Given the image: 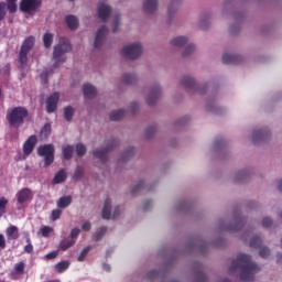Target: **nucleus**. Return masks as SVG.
<instances>
[{
    "label": "nucleus",
    "instance_id": "obj_29",
    "mask_svg": "<svg viewBox=\"0 0 282 282\" xmlns=\"http://www.w3.org/2000/svg\"><path fill=\"white\" fill-rule=\"evenodd\" d=\"M72 204V196H63L57 200L58 208H67Z\"/></svg>",
    "mask_w": 282,
    "mask_h": 282
},
{
    "label": "nucleus",
    "instance_id": "obj_30",
    "mask_svg": "<svg viewBox=\"0 0 282 282\" xmlns=\"http://www.w3.org/2000/svg\"><path fill=\"white\" fill-rule=\"evenodd\" d=\"M50 133H52V126L50 123H45L44 127L41 129L40 138H42V140H45L50 137Z\"/></svg>",
    "mask_w": 282,
    "mask_h": 282
},
{
    "label": "nucleus",
    "instance_id": "obj_7",
    "mask_svg": "<svg viewBox=\"0 0 282 282\" xmlns=\"http://www.w3.org/2000/svg\"><path fill=\"white\" fill-rule=\"evenodd\" d=\"M121 55H123L124 58H129L130 61H135V58H140V56H142V44L133 43L124 46L121 50Z\"/></svg>",
    "mask_w": 282,
    "mask_h": 282
},
{
    "label": "nucleus",
    "instance_id": "obj_39",
    "mask_svg": "<svg viewBox=\"0 0 282 282\" xmlns=\"http://www.w3.org/2000/svg\"><path fill=\"white\" fill-rule=\"evenodd\" d=\"M90 250H91V246H87L86 248H84L83 251L80 252V254L78 256L77 260L85 261V259L89 254Z\"/></svg>",
    "mask_w": 282,
    "mask_h": 282
},
{
    "label": "nucleus",
    "instance_id": "obj_22",
    "mask_svg": "<svg viewBox=\"0 0 282 282\" xmlns=\"http://www.w3.org/2000/svg\"><path fill=\"white\" fill-rule=\"evenodd\" d=\"M65 21L69 30H78V18H76L75 15H67L65 18Z\"/></svg>",
    "mask_w": 282,
    "mask_h": 282
},
{
    "label": "nucleus",
    "instance_id": "obj_4",
    "mask_svg": "<svg viewBox=\"0 0 282 282\" xmlns=\"http://www.w3.org/2000/svg\"><path fill=\"white\" fill-rule=\"evenodd\" d=\"M35 41L36 40L32 35H30L23 41L18 55V63L20 69H25V67H28V54L32 52V47H34Z\"/></svg>",
    "mask_w": 282,
    "mask_h": 282
},
{
    "label": "nucleus",
    "instance_id": "obj_8",
    "mask_svg": "<svg viewBox=\"0 0 282 282\" xmlns=\"http://www.w3.org/2000/svg\"><path fill=\"white\" fill-rule=\"evenodd\" d=\"M101 216L102 219H117V217H120V207H115L113 213L111 214V199L107 198L104 204Z\"/></svg>",
    "mask_w": 282,
    "mask_h": 282
},
{
    "label": "nucleus",
    "instance_id": "obj_13",
    "mask_svg": "<svg viewBox=\"0 0 282 282\" xmlns=\"http://www.w3.org/2000/svg\"><path fill=\"white\" fill-rule=\"evenodd\" d=\"M116 144H118V141L112 140L106 149L94 151L93 155H95L101 162H107V153H109V151H113V147H116Z\"/></svg>",
    "mask_w": 282,
    "mask_h": 282
},
{
    "label": "nucleus",
    "instance_id": "obj_44",
    "mask_svg": "<svg viewBox=\"0 0 282 282\" xmlns=\"http://www.w3.org/2000/svg\"><path fill=\"white\" fill-rule=\"evenodd\" d=\"M7 9L9 10L10 14H14L17 12V1L7 2Z\"/></svg>",
    "mask_w": 282,
    "mask_h": 282
},
{
    "label": "nucleus",
    "instance_id": "obj_6",
    "mask_svg": "<svg viewBox=\"0 0 282 282\" xmlns=\"http://www.w3.org/2000/svg\"><path fill=\"white\" fill-rule=\"evenodd\" d=\"M54 144H44L37 148V155L44 158V166H52L54 164Z\"/></svg>",
    "mask_w": 282,
    "mask_h": 282
},
{
    "label": "nucleus",
    "instance_id": "obj_1",
    "mask_svg": "<svg viewBox=\"0 0 282 282\" xmlns=\"http://www.w3.org/2000/svg\"><path fill=\"white\" fill-rule=\"evenodd\" d=\"M240 271L241 281L252 282L254 281V275L261 268L252 261V257L246 253H239L236 260H232L229 268V272Z\"/></svg>",
    "mask_w": 282,
    "mask_h": 282
},
{
    "label": "nucleus",
    "instance_id": "obj_27",
    "mask_svg": "<svg viewBox=\"0 0 282 282\" xmlns=\"http://www.w3.org/2000/svg\"><path fill=\"white\" fill-rule=\"evenodd\" d=\"M74 243H76V240L69 238V239H64L59 242V250H69V248H72V246H74Z\"/></svg>",
    "mask_w": 282,
    "mask_h": 282
},
{
    "label": "nucleus",
    "instance_id": "obj_57",
    "mask_svg": "<svg viewBox=\"0 0 282 282\" xmlns=\"http://www.w3.org/2000/svg\"><path fill=\"white\" fill-rule=\"evenodd\" d=\"M58 257V251H52L46 254V259H56Z\"/></svg>",
    "mask_w": 282,
    "mask_h": 282
},
{
    "label": "nucleus",
    "instance_id": "obj_14",
    "mask_svg": "<svg viewBox=\"0 0 282 282\" xmlns=\"http://www.w3.org/2000/svg\"><path fill=\"white\" fill-rule=\"evenodd\" d=\"M109 34V29L106 25L101 26L95 36L94 47L97 50L102 47V43H105V37Z\"/></svg>",
    "mask_w": 282,
    "mask_h": 282
},
{
    "label": "nucleus",
    "instance_id": "obj_33",
    "mask_svg": "<svg viewBox=\"0 0 282 282\" xmlns=\"http://www.w3.org/2000/svg\"><path fill=\"white\" fill-rule=\"evenodd\" d=\"M63 155H64V160H72L74 155V148L72 145H67L63 148Z\"/></svg>",
    "mask_w": 282,
    "mask_h": 282
},
{
    "label": "nucleus",
    "instance_id": "obj_37",
    "mask_svg": "<svg viewBox=\"0 0 282 282\" xmlns=\"http://www.w3.org/2000/svg\"><path fill=\"white\" fill-rule=\"evenodd\" d=\"M155 131H158V128L155 126H149L145 129V138L149 140L155 135Z\"/></svg>",
    "mask_w": 282,
    "mask_h": 282
},
{
    "label": "nucleus",
    "instance_id": "obj_10",
    "mask_svg": "<svg viewBox=\"0 0 282 282\" xmlns=\"http://www.w3.org/2000/svg\"><path fill=\"white\" fill-rule=\"evenodd\" d=\"M15 197L18 204L23 205L34 199V193L32 192V189L24 187L17 193Z\"/></svg>",
    "mask_w": 282,
    "mask_h": 282
},
{
    "label": "nucleus",
    "instance_id": "obj_46",
    "mask_svg": "<svg viewBox=\"0 0 282 282\" xmlns=\"http://www.w3.org/2000/svg\"><path fill=\"white\" fill-rule=\"evenodd\" d=\"M63 212L61 209H54L51 214V221H56L57 219H61V215Z\"/></svg>",
    "mask_w": 282,
    "mask_h": 282
},
{
    "label": "nucleus",
    "instance_id": "obj_55",
    "mask_svg": "<svg viewBox=\"0 0 282 282\" xmlns=\"http://www.w3.org/2000/svg\"><path fill=\"white\" fill-rule=\"evenodd\" d=\"M0 249L6 250V236L3 234H0Z\"/></svg>",
    "mask_w": 282,
    "mask_h": 282
},
{
    "label": "nucleus",
    "instance_id": "obj_31",
    "mask_svg": "<svg viewBox=\"0 0 282 282\" xmlns=\"http://www.w3.org/2000/svg\"><path fill=\"white\" fill-rule=\"evenodd\" d=\"M75 110L72 106H68L64 108V118L67 120V122H72V119L74 118Z\"/></svg>",
    "mask_w": 282,
    "mask_h": 282
},
{
    "label": "nucleus",
    "instance_id": "obj_40",
    "mask_svg": "<svg viewBox=\"0 0 282 282\" xmlns=\"http://www.w3.org/2000/svg\"><path fill=\"white\" fill-rule=\"evenodd\" d=\"M76 153H77L78 158H83V155H85L87 153V148H85V145H83V143H78L76 145Z\"/></svg>",
    "mask_w": 282,
    "mask_h": 282
},
{
    "label": "nucleus",
    "instance_id": "obj_47",
    "mask_svg": "<svg viewBox=\"0 0 282 282\" xmlns=\"http://www.w3.org/2000/svg\"><path fill=\"white\" fill-rule=\"evenodd\" d=\"M54 228L50 226H44L41 228L42 237H50V232H53Z\"/></svg>",
    "mask_w": 282,
    "mask_h": 282
},
{
    "label": "nucleus",
    "instance_id": "obj_41",
    "mask_svg": "<svg viewBox=\"0 0 282 282\" xmlns=\"http://www.w3.org/2000/svg\"><path fill=\"white\" fill-rule=\"evenodd\" d=\"M8 206V200L6 197L0 198V217L6 215V207Z\"/></svg>",
    "mask_w": 282,
    "mask_h": 282
},
{
    "label": "nucleus",
    "instance_id": "obj_45",
    "mask_svg": "<svg viewBox=\"0 0 282 282\" xmlns=\"http://www.w3.org/2000/svg\"><path fill=\"white\" fill-rule=\"evenodd\" d=\"M142 188H144V182H143V181H140L137 185H134V186L131 188L132 195H135V193H139L140 191H142Z\"/></svg>",
    "mask_w": 282,
    "mask_h": 282
},
{
    "label": "nucleus",
    "instance_id": "obj_34",
    "mask_svg": "<svg viewBox=\"0 0 282 282\" xmlns=\"http://www.w3.org/2000/svg\"><path fill=\"white\" fill-rule=\"evenodd\" d=\"M69 268V261H62V262H58L56 265H55V270L59 273V274H63V272H65V270H67Z\"/></svg>",
    "mask_w": 282,
    "mask_h": 282
},
{
    "label": "nucleus",
    "instance_id": "obj_61",
    "mask_svg": "<svg viewBox=\"0 0 282 282\" xmlns=\"http://www.w3.org/2000/svg\"><path fill=\"white\" fill-rule=\"evenodd\" d=\"M204 23H206V21H202V22H200V28H202V30H206V26L204 25Z\"/></svg>",
    "mask_w": 282,
    "mask_h": 282
},
{
    "label": "nucleus",
    "instance_id": "obj_21",
    "mask_svg": "<svg viewBox=\"0 0 282 282\" xmlns=\"http://www.w3.org/2000/svg\"><path fill=\"white\" fill-rule=\"evenodd\" d=\"M270 135V132L265 129L253 131V142L257 144L259 140H265Z\"/></svg>",
    "mask_w": 282,
    "mask_h": 282
},
{
    "label": "nucleus",
    "instance_id": "obj_63",
    "mask_svg": "<svg viewBox=\"0 0 282 282\" xmlns=\"http://www.w3.org/2000/svg\"><path fill=\"white\" fill-rule=\"evenodd\" d=\"M104 269L107 270V271H109V265L104 264Z\"/></svg>",
    "mask_w": 282,
    "mask_h": 282
},
{
    "label": "nucleus",
    "instance_id": "obj_2",
    "mask_svg": "<svg viewBox=\"0 0 282 282\" xmlns=\"http://www.w3.org/2000/svg\"><path fill=\"white\" fill-rule=\"evenodd\" d=\"M29 116L30 111L28 110V108L23 106H17L7 110L6 120L9 127L19 129V127H23V124H25V118H28Z\"/></svg>",
    "mask_w": 282,
    "mask_h": 282
},
{
    "label": "nucleus",
    "instance_id": "obj_38",
    "mask_svg": "<svg viewBox=\"0 0 282 282\" xmlns=\"http://www.w3.org/2000/svg\"><path fill=\"white\" fill-rule=\"evenodd\" d=\"M123 83L124 85H133V83H135V75L133 74L123 75Z\"/></svg>",
    "mask_w": 282,
    "mask_h": 282
},
{
    "label": "nucleus",
    "instance_id": "obj_3",
    "mask_svg": "<svg viewBox=\"0 0 282 282\" xmlns=\"http://www.w3.org/2000/svg\"><path fill=\"white\" fill-rule=\"evenodd\" d=\"M67 52H72V44L67 37H61L58 44L54 46L53 58L55 63L53 64V67H58L61 63H65V57L63 56H65Z\"/></svg>",
    "mask_w": 282,
    "mask_h": 282
},
{
    "label": "nucleus",
    "instance_id": "obj_25",
    "mask_svg": "<svg viewBox=\"0 0 282 282\" xmlns=\"http://www.w3.org/2000/svg\"><path fill=\"white\" fill-rule=\"evenodd\" d=\"M67 180V172L65 170H61L58 173L55 174L53 178V184H63Z\"/></svg>",
    "mask_w": 282,
    "mask_h": 282
},
{
    "label": "nucleus",
    "instance_id": "obj_64",
    "mask_svg": "<svg viewBox=\"0 0 282 282\" xmlns=\"http://www.w3.org/2000/svg\"><path fill=\"white\" fill-rule=\"evenodd\" d=\"M169 14H171V9L167 10Z\"/></svg>",
    "mask_w": 282,
    "mask_h": 282
},
{
    "label": "nucleus",
    "instance_id": "obj_20",
    "mask_svg": "<svg viewBox=\"0 0 282 282\" xmlns=\"http://www.w3.org/2000/svg\"><path fill=\"white\" fill-rule=\"evenodd\" d=\"M83 93L85 98H96V87H94L91 84H85L83 86Z\"/></svg>",
    "mask_w": 282,
    "mask_h": 282
},
{
    "label": "nucleus",
    "instance_id": "obj_48",
    "mask_svg": "<svg viewBox=\"0 0 282 282\" xmlns=\"http://www.w3.org/2000/svg\"><path fill=\"white\" fill-rule=\"evenodd\" d=\"M194 52H195V45L188 44L183 52V56H191V54Z\"/></svg>",
    "mask_w": 282,
    "mask_h": 282
},
{
    "label": "nucleus",
    "instance_id": "obj_28",
    "mask_svg": "<svg viewBox=\"0 0 282 282\" xmlns=\"http://www.w3.org/2000/svg\"><path fill=\"white\" fill-rule=\"evenodd\" d=\"M196 279L194 282H208V278L206 276V273H204V270L202 267H199L196 271Z\"/></svg>",
    "mask_w": 282,
    "mask_h": 282
},
{
    "label": "nucleus",
    "instance_id": "obj_60",
    "mask_svg": "<svg viewBox=\"0 0 282 282\" xmlns=\"http://www.w3.org/2000/svg\"><path fill=\"white\" fill-rule=\"evenodd\" d=\"M137 109H138V105L135 102L131 104V111H132V113H135Z\"/></svg>",
    "mask_w": 282,
    "mask_h": 282
},
{
    "label": "nucleus",
    "instance_id": "obj_23",
    "mask_svg": "<svg viewBox=\"0 0 282 282\" xmlns=\"http://www.w3.org/2000/svg\"><path fill=\"white\" fill-rule=\"evenodd\" d=\"M182 85L185 89H197V84H195V79L189 76H185L182 79Z\"/></svg>",
    "mask_w": 282,
    "mask_h": 282
},
{
    "label": "nucleus",
    "instance_id": "obj_17",
    "mask_svg": "<svg viewBox=\"0 0 282 282\" xmlns=\"http://www.w3.org/2000/svg\"><path fill=\"white\" fill-rule=\"evenodd\" d=\"M223 63H224V65H239V63H241V56L240 55L224 54L223 55Z\"/></svg>",
    "mask_w": 282,
    "mask_h": 282
},
{
    "label": "nucleus",
    "instance_id": "obj_54",
    "mask_svg": "<svg viewBox=\"0 0 282 282\" xmlns=\"http://www.w3.org/2000/svg\"><path fill=\"white\" fill-rule=\"evenodd\" d=\"M82 230H85L86 232H89V230H91V223L90 221H85L82 225Z\"/></svg>",
    "mask_w": 282,
    "mask_h": 282
},
{
    "label": "nucleus",
    "instance_id": "obj_16",
    "mask_svg": "<svg viewBox=\"0 0 282 282\" xmlns=\"http://www.w3.org/2000/svg\"><path fill=\"white\" fill-rule=\"evenodd\" d=\"M160 94H162V88H160V86H154L148 96V105H155L158 102V98H160Z\"/></svg>",
    "mask_w": 282,
    "mask_h": 282
},
{
    "label": "nucleus",
    "instance_id": "obj_43",
    "mask_svg": "<svg viewBox=\"0 0 282 282\" xmlns=\"http://www.w3.org/2000/svg\"><path fill=\"white\" fill-rule=\"evenodd\" d=\"M84 174H85V170H83V167H80V166H77V169L75 170L73 180L78 181L83 177Z\"/></svg>",
    "mask_w": 282,
    "mask_h": 282
},
{
    "label": "nucleus",
    "instance_id": "obj_50",
    "mask_svg": "<svg viewBox=\"0 0 282 282\" xmlns=\"http://www.w3.org/2000/svg\"><path fill=\"white\" fill-rule=\"evenodd\" d=\"M246 177H248V174H246V172H239L236 176V183L243 182Z\"/></svg>",
    "mask_w": 282,
    "mask_h": 282
},
{
    "label": "nucleus",
    "instance_id": "obj_59",
    "mask_svg": "<svg viewBox=\"0 0 282 282\" xmlns=\"http://www.w3.org/2000/svg\"><path fill=\"white\" fill-rule=\"evenodd\" d=\"M24 250L30 254L34 251V247L32 246V243H29L24 247Z\"/></svg>",
    "mask_w": 282,
    "mask_h": 282
},
{
    "label": "nucleus",
    "instance_id": "obj_32",
    "mask_svg": "<svg viewBox=\"0 0 282 282\" xmlns=\"http://www.w3.org/2000/svg\"><path fill=\"white\" fill-rule=\"evenodd\" d=\"M44 47H52V43H54V35L52 33H45L43 35Z\"/></svg>",
    "mask_w": 282,
    "mask_h": 282
},
{
    "label": "nucleus",
    "instance_id": "obj_24",
    "mask_svg": "<svg viewBox=\"0 0 282 282\" xmlns=\"http://www.w3.org/2000/svg\"><path fill=\"white\" fill-rule=\"evenodd\" d=\"M126 115L127 111L124 109L115 110L110 113V120H112L113 122H118V120H122Z\"/></svg>",
    "mask_w": 282,
    "mask_h": 282
},
{
    "label": "nucleus",
    "instance_id": "obj_19",
    "mask_svg": "<svg viewBox=\"0 0 282 282\" xmlns=\"http://www.w3.org/2000/svg\"><path fill=\"white\" fill-rule=\"evenodd\" d=\"M143 10L150 14L155 12L158 10V0H144Z\"/></svg>",
    "mask_w": 282,
    "mask_h": 282
},
{
    "label": "nucleus",
    "instance_id": "obj_11",
    "mask_svg": "<svg viewBox=\"0 0 282 282\" xmlns=\"http://www.w3.org/2000/svg\"><path fill=\"white\" fill-rule=\"evenodd\" d=\"M97 14L98 18L104 21V23H107L109 17H111V7L107 4V2H100L97 8Z\"/></svg>",
    "mask_w": 282,
    "mask_h": 282
},
{
    "label": "nucleus",
    "instance_id": "obj_5",
    "mask_svg": "<svg viewBox=\"0 0 282 282\" xmlns=\"http://www.w3.org/2000/svg\"><path fill=\"white\" fill-rule=\"evenodd\" d=\"M43 7V0H21L20 1V10L24 14H30V17H34L37 12H41V8Z\"/></svg>",
    "mask_w": 282,
    "mask_h": 282
},
{
    "label": "nucleus",
    "instance_id": "obj_53",
    "mask_svg": "<svg viewBox=\"0 0 282 282\" xmlns=\"http://www.w3.org/2000/svg\"><path fill=\"white\" fill-rule=\"evenodd\" d=\"M80 235V229H78V228H74V229H72V231H70V239H76V237H78Z\"/></svg>",
    "mask_w": 282,
    "mask_h": 282
},
{
    "label": "nucleus",
    "instance_id": "obj_12",
    "mask_svg": "<svg viewBox=\"0 0 282 282\" xmlns=\"http://www.w3.org/2000/svg\"><path fill=\"white\" fill-rule=\"evenodd\" d=\"M61 98V95L58 93H53L47 99H46V112L47 113H54V111L58 107V100Z\"/></svg>",
    "mask_w": 282,
    "mask_h": 282
},
{
    "label": "nucleus",
    "instance_id": "obj_58",
    "mask_svg": "<svg viewBox=\"0 0 282 282\" xmlns=\"http://www.w3.org/2000/svg\"><path fill=\"white\" fill-rule=\"evenodd\" d=\"M143 210H149L151 208V200H144L142 204Z\"/></svg>",
    "mask_w": 282,
    "mask_h": 282
},
{
    "label": "nucleus",
    "instance_id": "obj_15",
    "mask_svg": "<svg viewBox=\"0 0 282 282\" xmlns=\"http://www.w3.org/2000/svg\"><path fill=\"white\" fill-rule=\"evenodd\" d=\"M39 143V139L36 135H31L28 138V140L23 144V153L24 155H32V152L34 151V147Z\"/></svg>",
    "mask_w": 282,
    "mask_h": 282
},
{
    "label": "nucleus",
    "instance_id": "obj_35",
    "mask_svg": "<svg viewBox=\"0 0 282 282\" xmlns=\"http://www.w3.org/2000/svg\"><path fill=\"white\" fill-rule=\"evenodd\" d=\"M107 232V227H101L99 228L96 234L93 236V240L94 241H100V239H102V237H105Z\"/></svg>",
    "mask_w": 282,
    "mask_h": 282
},
{
    "label": "nucleus",
    "instance_id": "obj_9",
    "mask_svg": "<svg viewBox=\"0 0 282 282\" xmlns=\"http://www.w3.org/2000/svg\"><path fill=\"white\" fill-rule=\"evenodd\" d=\"M262 240L260 237L254 236L251 240H250V248H256V250H260L259 254L262 259H268V257H270V249L268 247H262L261 246Z\"/></svg>",
    "mask_w": 282,
    "mask_h": 282
},
{
    "label": "nucleus",
    "instance_id": "obj_42",
    "mask_svg": "<svg viewBox=\"0 0 282 282\" xmlns=\"http://www.w3.org/2000/svg\"><path fill=\"white\" fill-rule=\"evenodd\" d=\"M14 270L18 274H23L25 272V262L15 263Z\"/></svg>",
    "mask_w": 282,
    "mask_h": 282
},
{
    "label": "nucleus",
    "instance_id": "obj_56",
    "mask_svg": "<svg viewBox=\"0 0 282 282\" xmlns=\"http://www.w3.org/2000/svg\"><path fill=\"white\" fill-rule=\"evenodd\" d=\"M50 76V72H43L40 75V78L43 80V83H47V78Z\"/></svg>",
    "mask_w": 282,
    "mask_h": 282
},
{
    "label": "nucleus",
    "instance_id": "obj_51",
    "mask_svg": "<svg viewBox=\"0 0 282 282\" xmlns=\"http://www.w3.org/2000/svg\"><path fill=\"white\" fill-rule=\"evenodd\" d=\"M262 226L263 228H270V226H272V218H268V217L263 218Z\"/></svg>",
    "mask_w": 282,
    "mask_h": 282
},
{
    "label": "nucleus",
    "instance_id": "obj_49",
    "mask_svg": "<svg viewBox=\"0 0 282 282\" xmlns=\"http://www.w3.org/2000/svg\"><path fill=\"white\" fill-rule=\"evenodd\" d=\"M8 12L6 11V2H0V21H3L6 19V14Z\"/></svg>",
    "mask_w": 282,
    "mask_h": 282
},
{
    "label": "nucleus",
    "instance_id": "obj_26",
    "mask_svg": "<svg viewBox=\"0 0 282 282\" xmlns=\"http://www.w3.org/2000/svg\"><path fill=\"white\" fill-rule=\"evenodd\" d=\"M187 43L188 39H186V36H177L171 41V44L175 47H183V45H186Z\"/></svg>",
    "mask_w": 282,
    "mask_h": 282
},
{
    "label": "nucleus",
    "instance_id": "obj_52",
    "mask_svg": "<svg viewBox=\"0 0 282 282\" xmlns=\"http://www.w3.org/2000/svg\"><path fill=\"white\" fill-rule=\"evenodd\" d=\"M119 25H120V17H117V18H115V20H113L112 32H118Z\"/></svg>",
    "mask_w": 282,
    "mask_h": 282
},
{
    "label": "nucleus",
    "instance_id": "obj_18",
    "mask_svg": "<svg viewBox=\"0 0 282 282\" xmlns=\"http://www.w3.org/2000/svg\"><path fill=\"white\" fill-rule=\"evenodd\" d=\"M6 234H7V239H9V241L17 240L20 237L19 227L11 225L10 227L7 228Z\"/></svg>",
    "mask_w": 282,
    "mask_h": 282
},
{
    "label": "nucleus",
    "instance_id": "obj_62",
    "mask_svg": "<svg viewBox=\"0 0 282 282\" xmlns=\"http://www.w3.org/2000/svg\"><path fill=\"white\" fill-rule=\"evenodd\" d=\"M278 261H282V253H278Z\"/></svg>",
    "mask_w": 282,
    "mask_h": 282
},
{
    "label": "nucleus",
    "instance_id": "obj_36",
    "mask_svg": "<svg viewBox=\"0 0 282 282\" xmlns=\"http://www.w3.org/2000/svg\"><path fill=\"white\" fill-rule=\"evenodd\" d=\"M241 228H243L242 219L238 220L236 226L225 227L224 230H228L229 232H236L237 230H241Z\"/></svg>",
    "mask_w": 282,
    "mask_h": 282
}]
</instances>
